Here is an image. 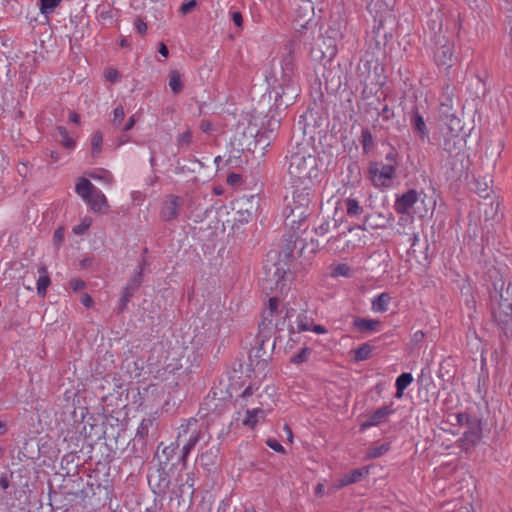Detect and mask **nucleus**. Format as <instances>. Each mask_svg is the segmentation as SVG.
<instances>
[{
  "label": "nucleus",
  "instance_id": "1",
  "mask_svg": "<svg viewBox=\"0 0 512 512\" xmlns=\"http://www.w3.org/2000/svg\"><path fill=\"white\" fill-rule=\"evenodd\" d=\"M486 280L493 320L507 338H512V282H506L500 269L487 268Z\"/></svg>",
  "mask_w": 512,
  "mask_h": 512
},
{
  "label": "nucleus",
  "instance_id": "2",
  "mask_svg": "<svg viewBox=\"0 0 512 512\" xmlns=\"http://www.w3.org/2000/svg\"><path fill=\"white\" fill-rule=\"evenodd\" d=\"M288 158V174L294 186H311L319 175L318 160L308 142L292 146Z\"/></svg>",
  "mask_w": 512,
  "mask_h": 512
},
{
  "label": "nucleus",
  "instance_id": "3",
  "mask_svg": "<svg viewBox=\"0 0 512 512\" xmlns=\"http://www.w3.org/2000/svg\"><path fill=\"white\" fill-rule=\"evenodd\" d=\"M297 238L291 239L283 247L279 253V257L282 259L267 260L264 265V278L262 279V288L265 291L282 292L287 286V273L290 271V265L288 261L294 258V250L297 247Z\"/></svg>",
  "mask_w": 512,
  "mask_h": 512
},
{
  "label": "nucleus",
  "instance_id": "4",
  "mask_svg": "<svg viewBox=\"0 0 512 512\" xmlns=\"http://www.w3.org/2000/svg\"><path fill=\"white\" fill-rule=\"evenodd\" d=\"M286 201L285 224L291 229H298L310 214L311 186H295L291 199L286 197Z\"/></svg>",
  "mask_w": 512,
  "mask_h": 512
},
{
  "label": "nucleus",
  "instance_id": "5",
  "mask_svg": "<svg viewBox=\"0 0 512 512\" xmlns=\"http://www.w3.org/2000/svg\"><path fill=\"white\" fill-rule=\"evenodd\" d=\"M189 480L188 474L179 473L172 481L165 466H159L156 473L149 476V483L155 486L159 494L167 495L170 500L182 497L185 492L192 494L193 483H189Z\"/></svg>",
  "mask_w": 512,
  "mask_h": 512
},
{
  "label": "nucleus",
  "instance_id": "6",
  "mask_svg": "<svg viewBox=\"0 0 512 512\" xmlns=\"http://www.w3.org/2000/svg\"><path fill=\"white\" fill-rule=\"evenodd\" d=\"M439 120L442 123L444 135L443 148L452 152L457 148L462 139L459 133L463 129L462 121L457 116V111L453 109L451 100L448 103H442L439 108Z\"/></svg>",
  "mask_w": 512,
  "mask_h": 512
},
{
  "label": "nucleus",
  "instance_id": "7",
  "mask_svg": "<svg viewBox=\"0 0 512 512\" xmlns=\"http://www.w3.org/2000/svg\"><path fill=\"white\" fill-rule=\"evenodd\" d=\"M202 438L203 432L198 427V422L195 419H191L186 424L179 427L177 442L178 444L184 442L181 455V460L184 465L191 450Z\"/></svg>",
  "mask_w": 512,
  "mask_h": 512
},
{
  "label": "nucleus",
  "instance_id": "8",
  "mask_svg": "<svg viewBox=\"0 0 512 512\" xmlns=\"http://www.w3.org/2000/svg\"><path fill=\"white\" fill-rule=\"evenodd\" d=\"M342 34L339 29H329L322 36L321 42L313 48L311 53L315 59L331 62L337 54V41Z\"/></svg>",
  "mask_w": 512,
  "mask_h": 512
},
{
  "label": "nucleus",
  "instance_id": "9",
  "mask_svg": "<svg viewBox=\"0 0 512 512\" xmlns=\"http://www.w3.org/2000/svg\"><path fill=\"white\" fill-rule=\"evenodd\" d=\"M482 201L485 221L499 222L503 218L502 201L493 191L486 194Z\"/></svg>",
  "mask_w": 512,
  "mask_h": 512
},
{
  "label": "nucleus",
  "instance_id": "10",
  "mask_svg": "<svg viewBox=\"0 0 512 512\" xmlns=\"http://www.w3.org/2000/svg\"><path fill=\"white\" fill-rule=\"evenodd\" d=\"M259 205V197L256 195L244 196L237 199L234 203V209L239 214L238 221L241 223L249 222L256 214Z\"/></svg>",
  "mask_w": 512,
  "mask_h": 512
},
{
  "label": "nucleus",
  "instance_id": "11",
  "mask_svg": "<svg viewBox=\"0 0 512 512\" xmlns=\"http://www.w3.org/2000/svg\"><path fill=\"white\" fill-rule=\"evenodd\" d=\"M394 5V0H374L372 1L368 9L370 13L374 16V20L377 23L375 28L380 30L384 27L385 22L392 18V7Z\"/></svg>",
  "mask_w": 512,
  "mask_h": 512
},
{
  "label": "nucleus",
  "instance_id": "12",
  "mask_svg": "<svg viewBox=\"0 0 512 512\" xmlns=\"http://www.w3.org/2000/svg\"><path fill=\"white\" fill-rule=\"evenodd\" d=\"M395 168L389 164L375 163L370 167L371 179L376 186H390Z\"/></svg>",
  "mask_w": 512,
  "mask_h": 512
},
{
  "label": "nucleus",
  "instance_id": "13",
  "mask_svg": "<svg viewBox=\"0 0 512 512\" xmlns=\"http://www.w3.org/2000/svg\"><path fill=\"white\" fill-rule=\"evenodd\" d=\"M183 200L173 194L166 196L162 203L160 217L163 221H172L178 218Z\"/></svg>",
  "mask_w": 512,
  "mask_h": 512
},
{
  "label": "nucleus",
  "instance_id": "14",
  "mask_svg": "<svg viewBox=\"0 0 512 512\" xmlns=\"http://www.w3.org/2000/svg\"><path fill=\"white\" fill-rule=\"evenodd\" d=\"M314 16V5L310 0H300L295 9V27L298 29L307 28V25Z\"/></svg>",
  "mask_w": 512,
  "mask_h": 512
},
{
  "label": "nucleus",
  "instance_id": "15",
  "mask_svg": "<svg viewBox=\"0 0 512 512\" xmlns=\"http://www.w3.org/2000/svg\"><path fill=\"white\" fill-rule=\"evenodd\" d=\"M288 51L287 55L282 60V71L285 81H287V88L291 90V98L297 95V89L292 82L294 76V58L292 56V44L289 43L285 46Z\"/></svg>",
  "mask_w": 512,
  "mask_h": 512
},
{
  "label": "nucleus",
  "instance_id": "16",
  "mask_svg": "<svg viewBox=\"0 0 512 512\" xmlns=\"http://www.w3.org/2000/svg\"><path fill=\"white\" fill-rule=\"evenodd\" d=\"M393 220L392 214L382 213L368 214L364 218V222L359 226L360 229L367 231L368 229H385Z\"/></svg>",
  "mask_w": 512,
  "mask_h": 512
},
{
  "label": "nucleus",
  "instance_id": "17",
  "mask_svg": "<svg viewBox=\"0 0 512 512\" xmlns=\"http://www.w3.org/2000/svg\"><path fill=\"white\" fill-rule=\"evenodd\" d=\"M418 199L416 190L410 189L396 199L394 208L398 214H407Z\"/></svg>",
  "mask_w": 512,
  "mask_h": 512
},
{
  "label": "nucleus",
  "instance_id": "18",
  "mask_svg": "<svg viewBox=\"0 0 512 512\" xmlns=\"http://www.w3.org/2000/svg\"><path fill=\"white\" fill-rule=\"evenodd\" d=\"M411 126L415 133L424 140L428 136V129L423 117L420 115L418 108L414 107L411 111Z\"/></svg>",
  "mask_w": 512,
  "mask_h": 512
},
{
  "label": "nucleus",
  "instance_id": "19",
  "mask_svg": "<svg viewBox=\"0 0 512 512\" xmlns=\"http://www.w3.org/2000/svg\"><path fill=\"white\" fill-rule=\"evenodd\" d=\"M392 403L390 405H387V406H383L379 409H377L369 418V420L367 422H364L362 425H361V428L362 429H365L367 427H371V426H375V425H378L382 419L386 418L387 416L391 415L394 413V409L392 407Z\"/></svg>",
  "mask_w": 512,
  "mask_h": 512
},
{
  "label": "nucleus",
  "instance_id": "20",
  "mask_svg": "<svg viewBox=\"0 0 512 512\" xmlns=\"http://www.w3.org/2000/svg\"><path fill=\"white\" fill-rule=\"evenodd\" d=\"M86 203L90 205L94 212H103L108 207L105 195L98 188L92 193Z\"/></svg>",
  "mask_w": 512,
  "mask_h": 512
},
{
  "label": "nucleus",
  "instance_id": "21",
  "mask_svg": "<svg viewBox=\"0 0 512 512\" xmlns=\"http://www.w3.org/2000/svg\"><path fill=\"white\" fill-rule=\"evenodd\" d=\"M156 428H157V422H156L155 418H153V417L144 418L141 421V423L137 429L136 437L144 440L150 434H154Z\"/></svg>",
  "mask_w": 512,
  "mask_h": 512
},
{
  "label": "nucleus",
  "instance_id": "22",
  "mask_svg": "<svg viewBox=\"0 0 512 512\" xmlns=\"http://www.w3.org/2000/svg\"><path fill=\"white\" fill-rule=\"evenodd\" d=\"M38 272L40 273V277L37 280V294L40 297H45L51 280L47 272V267L44 264L38 265Z\"/></svg>",
  "mask_w": 512,
  "mask_h": 512
},
{
  "label": "nucleus",
  "instance_id": "23",
  "mask_svg": "<svg viewBox=\"0 0 512 512\" xmlns=\"http://www.w3.org/2000/svg\"><path fill=\"white\" fill-rule=\"evenodd\" d=\"M453 56L452 46L449 44H444L437 49L435 52V60L438 65L442 66H450Z\"/></svg>",
  "mask_w": 512,
  "mask_h": 512
},
{
  "label": "nucleus",
  "instance_id": "24",
  "mask_svg": "<svg viewBox=\"0 0 512 512\" xmlns=\"http://www.w3.org/2000/svg\"><path fill=\"white\" fill-rule=\"evenodd\" d=\"M97 188L86 178H79L75 186L76 193L86 202Z\"/></svg>",
  "mask_w": 512,
  "mask_h": 512
},
{
  "label": "nucleus",
  "instance_id": "25",
  "mask_svg": "<svg viewBox=\"0 0 512 512\" xmlns=\"http://www.w3.org/2000/svg\"><path fill=\"white\" fill-rule=\"evenodd\" d=\"M353 324L360 332H371L378 330V327L380 326V321L374 319L355 317Z\"/></svg>",
  "mask_w": 512,
  "mask_h": 512
},
{
  "label": "nucleus",
  "instance_id": "26",
  "mask_svg": "<svg viewBox=\"0 0 512 512\" xmlns=\"http://www.w3.org/2000/svg\"><path fill=\"white\" fill-rule=\"evenodd\" d=\"M179 445L180 444L176 441V444L172 443L171 445L164 447L161 452L157 451L156 457L159 460V466H166L168 464L176 454Z\"/></svg>",
  "mask_w": 512,
  "mask_h": 512
},
{
  "label": "nucleus",
  "instance_id": "27",
  "mask_svg": "<svg viewBox=\"0 0 512 512\" xmlns=\"http://www.w3.org/2000/svg\"><path fill=\"white\" fill-rule=\"evenodd\" d=\"M169 87L174 94H179L183 90L181 74L177 70H171L168 75Z\"/></svg>",
  "mask_w": 512,
  "mask_h": 512
},
{
  "label": "nucleus",
  "instance_id": "28",
  "mask_svg": "<svg viewBox=\"0 0 512 512\" xmlns=\"http://www.w3.org/2000/svg\"><path fill=\"white\" fill-rule=\"evenodd\" d=\"M413 381V377L410 373H402L396 379V397L401 398L403 396V391L411 384Z\"/></svg>",
  "mask_w": 512,
  "mask_h": 512
},
{
  "label": "nucleus",
  "instance_id": "29",
  "mask_svg": "<svg viewBox=\"0 0 512 512\" xmlns=\"http://www.w3.org/2000/svg\"><path fill=\"white\" fill-rule=\"evenodd\" d=\"M368 468L362 467L361 469H356L351 473L345 475V477L341 480L342 485H348L355 482L360 481L364 476L368 474Z\"/></svg>",
  "mask_w": 512,
  "mask_h": 512
},
{
  "label": "nucleus",
  "instance_id": "30",
  "mask_svg": "<svg viewBox=\"0 0 512 512\" xmlns=\"http://www.w3.org/2000/svg\"><path fill=\"white\" fill-rule=\"evenodd\" d=\"M391 297L388 293H381L372 301V309L375 312H385L388 309V304Z\"/></svg>",
  "mask_w": 512,
  "mask_h": 512
},
{
  "label": "nucleus",
  "instance_id": "31",
  "mask_svg": "<svg viewBox=\"0 0 512 512\" xmlns=\"http://www.w3.org/2000/svg\"><path fill=\"white\" fill-rule=\"evenodd\" d=\"M372 350H373V347L370 344H368V343L362 344L359 348H357L353 351L354 360L356 362H360V361L368 359L372 353Z\"/></svg>",
  "mask_w": 512,
  "mask_h": 512
},
{
  "label": "nucleus",
  "instance_id": "32",
  "mask_svg": "<svg viewBox=\"0 0 512 512\" xmlns=\"http://www.w3.org/2000/svg\"><path fill=\"white\" fill-rule=\"evenodd\" d=\"M143 282V268L142 265H139L137 269L134 271L133 275L130 277L128 283L126 284L132 290H138Z\"/></svg>",
  "mask_w": 512,
  "mask_h": 512
},
{
  "label": "nucleus",
  "instance_id": "33",
  "mask_svg": "<svg viewBox=\"0 0 512 512\" xmlns=\"http://www.w3.org/2000/svg\"><path fill=\"white\" fill-rule=\"evenodd\" d=\"M346 212L350 217L358 216L363 212V208L359 205L358 200L354 198H347L345 200Z\"/></svg>",
  "mask_w": 512,
  "mask_h": 512
},
{
  "label": "nucleus",
  "instance_id": "34",
  "mask_svg": "<svg viewBox=\"0 0 512 512\" xmlns=\"http://www.w3.org/2000/svg\"><path fill=\"white\" fill-rule=\"evenodd\" d=\"M467 346L472 354H477L480 349L479 337L476 329L469 330L467 335Z\"/></svg>",
  "mask_w": 512,
  "mask_h": 512
},
{
  "label": "nucleus",
  "instance_id": "35",
  "mask_svg": "<svg viewBox=\"0 0 512 512\" xmlns=\"http://www.w3.org/2000/svg\"><path fill=\"white\" fill-rule=\"evenodd\" d=\"M61 499H62L61 493H58L56 491L49 493V504L55 512L58 510L60 512L67 511V508L65 507V505L64 506L59 505V504H61Z\"/></svg>",
  "mask_w": 512,
  "mask_h": 512
},
{
  "label": "nucleus",
  "instance_id": "36",
  "mask_svg": "<svg viewBox=\"0 0 512 512\" xmlns=\"http://www.w3.org/2000/svg\"><path fill=\"white\" fill-rule=\"evenodd\" d=\"M102 142V133L99 131L95 132L91 139V153L93 157H96L101 152Z\"/></svg>",
  "mask_w": 512,
  "mask_h": 512
},
{
  "label": "nucleus",
  "instance_id": "37",
  "mask_svg": "<svg viewBox=\"0 0 512 512\" xmlns=\"http://www.w3.org/2000/svg\"><path fill=\"white\" fill-rule=\"evenodd\" d=\"M56 130L61 136V144L67 149H73L75 147V141L68 136L66 128L63 126H58Z\"/></svg>",
  "mask_w": 512,
  "mask_h": 512
},
{
  "label": "nucleus",
  "instance_id": "38",
  "mask_svg": "<svg viewBox=\"0 0 512 512\" xmlns=\"http://www.w3.org/2000/svg\"><path fill=\"white\" fill-rule=\"evenodd\" d=\"M389 450L388 444H381L379 446L371 447L367 450L366 458L375 459L384 455Z\"/></svg>",
  "mask_w": 512,
  "mask_h": 512
},
{
  "label": "nucleus",
  "instance_id": "39",
  "mask_svg": "<svg viewBox=\"0 0 512 512\" xmlns=\"http://www.w3.org/2000/svg\"><path fill=\"white\" fill-rule=\"evenodd\" d=\"M176 141H177V145L180 148H188L192 143V133H191L190 129H187L183 133H180L177 136Z\"/></svg>",
  "mask_w": 512,
  "mask_h": 512
},
{
  "label": "nucleus",
  "instance_id": "40",
  "mask_svg": "<svg viewBox=\"0 0 512 512\" xmlns=\"http://www.w3.org/2000/svg\"><path fill=\"white\" fill-rule=\"evenodd\" d=\"M361 143L364 152H368L374 145V140L371 132L368 129H363L361 133Z\"/></svg>",
  "mask_w": 512,
  "mask_h": 512
},
{
  "label": "nucleus",
  "instance_id": "41",
  "mask_svg": "<svg viewBox=\"0 0 512 512\" xmlns=\"http://www.w3.org/2000/svg\"><path fill=\"white\" fill-rule=\"evenodd\" d=\"M61 3V0H40V11L49 14Z\"/></svg>",
  "mask_w": 512,
  "mask_h": 512
},
{
  "label": "nucleus",
  "instance_id": "42",
  "mask_svg": "<svg viewBox=\"0 0 512 512\" xmlns=\"http://www.w3.org/2000/svg\"><path fill=\"white\" fill-rule=\"evenodd\" d=\"M216 455L213 452L202 453L200 456V464L206 470H210V467L215 463Z\"/></svg>",
  "mask_w": 512,
  "mask_h": 512
},
{
  "label": "nucleus",
  "instance_id": "43",
  "mask_svg": "<svg viewBox=\"0 0 512 512\" xmlns=\"http://www.w3.org/2000/svg\"><path fill=\"white\" fill-rule=\"evenodd\" d=\"M190 164H191V166H186V165L179 166L178 165L176 167V173L182 174L185 172H195L197 167H202V163L197 159L190 160Z\"/></svg>",
  "mask_w": 512,
  "mask_h": 512
},
{
  "label": "nucleus",
  "instance_id": "44",
  "mask_svg": "<svg viewBox=\"0 0 512 512\" xmlns=\"http://www.w3.org/2000/svg\"><path fill=\"white\" fill-rule=\"evenodd\" d=\"M278 299L277 297H271L269 299V307H268V311H265L264 314H265V319L266 320H269L271 321L272 320V317L275 313H277V309H278Z\"/></svg>",
  "mask_w": 512,
  "mask_h": 512
},
{
  "label": "nucleus",
  "instance_id": "45",
  "mask_svg": "<svg viewBox=\"0 0 512 512\" xmlns=\"http://www.w3.org/2000/svg\"><path fill=\"white\" fill-rule=\"evenodd\" d=\"M310 353L311 349L304 347L299 351L298 354L292 357L291 362L294 364H301L303 362H306Z\"/></svg>",
  "mask_w": 512,
  "mask_h": 512
},
{
  "label": "nucleus",
  "instance_id": "46",
  "mask_svg": "<svg viewBox=\"0 0 512 512\" xmlns=\"http://www.w3.org/2000/svg\"><path fill=\"white\" fill-rule=\"evenodd\" d=\"M479 440V436L475 432H467L462 439L463 446L468 449L470 446H475Z\"/></svg>",
  "mask_w": 512,
  "mask_h": 512
},
{
  "label": "nucleus",
  "instance_id": "47",
  "mask_svg": "<svg viewBox=\"0 0 512 512\" xmlns=\"http://www.w3.org/2000/svg\"><path fill=\"white\" fill-rule=\"evenodd\" d=\"M125 117L124 109L122 106H117L113 111L112 124L115 127H120Z\"/></svg>",
  "mask_w": 512,
  "mask_h": 512
},
{
  "label": "nucleus",
  "instance_id": "48",
  "mask_svg": "<svg viewBox=\"0 0 512 512\" xmlns=\"http://www.w3.org/2000/svg\"><path fill=\"white\" fill-rule=\"evenodd\" d=\"M350 274V267L345 264H337L332 268V276L338 277V276H349Z\"/></svg>",
  "mask_w": 512,
  "mask_h": 512
},
{
  "label": "nucleus",
  "instance_id": "49",
  "mask_svg": "<svg viewBox=\"0 0 512 512\" xmlns=\"http://www.w3.org/2000/svg\"><path fill=\"white\" fill-rule=\"evenodd\" d=\"M91 223H92V219L89 217H86L85 219H83V221L80 224L74 226L73 232L76 235H82L91 226Z\"/></svg>",
  "mask_w": 512,
  "mask_h": 512
},
{
  "label": "nucleus",
  "instance_id": "50",
  "mask_svg": "<svg viewBox=\"0 0 512 512\" xmlns=\"http://www.w3.org/2000/svg\"><path fill=\"white\" fill-rule=\"evenodd\" d=\"M310 330V320L304 314L297 317V332Z\"/></svg>",
  "mask_w": 512,
  "mask_h": 512
},
{
  "label": "nucleus",
  "instance_id": "51",
  "mask_svg": "<svg viewBox=\"0 0 512 512\" xmlns=\"http://www.w3.org/2000/svg\"><path fill=\"white\" fill-rule=\"evenodd\" d=\"M259 412H262V411L259 409H253V410L247 411L246 418L243 421L244 424L248 425L250 427H254L257 423L256 415Z\"/></svg>",
  "mask_w": 512,
  "mask_h": 512
},
{
  "label": "nucleus",
  "instance_id": "52",
  "mask_svg": "<svg viewBox=\"0 0 512 512\" xmlns=\"http://www.w3.org/2000/svg\"><path fill=\"white\" fill-rule=\"evenodd\" d=\"M379 117L382 118L383 121H389L394 117V111L385 105L382 110L378 113Z\"/></svg>",
  "mask_w": 512,
  "mask_h": 512
},
{
  "label": "nucleus",
  "instance_id": "53",
  "mask_svg": "<svg viewBox=\"0 0 512 512\" xmlns=\"http://www.w3.org/2000/svg\"><path fill=\"white\" fill-rule=\"evenodd\" d=\"M266 444L268 447H270L271 449H273L274 451H276L278 453H282V454L285 453L284 447L276 439L270 438L266 441Z\"/></svg>",
  "mask_w": 512,
  "mask_h": 512
},
{
  "label": "nucleus",
  "instance_id": "54",
  "mask_svg": "<svg viewBox=\"0 0 512 512\" xmlns=\"http://www.w3.org/2000/svg\"><path fill=\"white\" fill-rule=\"evenodd\" d=\"M20 267L23 271L22 274L19 275V277L24 281L26 279V276L29 272V270H31L33 272L34 268L36 267L35 265H33L32 263H24L23 261H21L19 263ZM23 285H25V283L23 282Z\"/></svg>",
  "mask_w": 512,
  "mask_h": 512
},
{
  "label": "nucleus",
  "instance_id": "55",
  "mask_svg": "<svg viewBox=\"0 0 512 512\" xmlns=\"http://www.w3.org/2000/svg\"><path fill=\"white\" fill-rule=\"evenodd\" d=\"M197 6V1L196 0H190L186 3H183L180 7V11L183 13V14H187L189 13L190 11H192L195 7Z\"/></svg>",
  "mask_w": 512,
  "mask_h": 512
},
{
  "label": "nucleus",
  "instance_id": "56",
  "mask_svg": "<svg viewBox=\"0 0 512 512\" xmlns=\"http://www.w3.org/2000/svg\"><path fill=\"white\" fill-rule=\"evenodd\" d=\"M105 78L107 81L115 82L119 78V73L113 68H109L105 71Z\"/></svg>",
  "mask_w": 512,
  "mask_h": 512
},
{
  "label": "nucleus",
  "instance_id": "57",
  "mask_svg": "<svg viewBox=\"0 0 512 512\" xmlns=\"http://www.w3.org/2000/svg\"><path fill=\"white\" fill-rule=\"evenodd\" d=\"M13 477V472L8 476L7 474H2L0 476V487L3 490H7L10 487V479Z\"/></svg>",
  "mask_w": 512,
  "mask_h": 512
},
{
  "label": "nucleus",
  "instance_id": "58",
  "mask_svg": "<svg viewBox=\"0 0 512 512\" xmlns=\"http://www.w3.org/2000/svg\"><path fill=\"white\" fill-rule=\"evenodd\" d=\"M358 71H359L360 75L364 76V78L366 79L370 73V62L369 61L363 62L361 65L358 66Z\"/></svg>",
  "mask_w": 512,
  "mask_h": 512
},
{
  "label": "nucleus",
  "instance_id": "59",
  "mask_svg": "<svg viewBox=\"0 0 512 512\" xmlns=\"http://www.w3.org/2000/svg\"><path fill=\"white\" fill-rule=\"evenodd\" d=\"M135 27L140 34H145L147 31V24L141 18L135 20Z\"/></svg>",
  "mask_w": 512,
  "mask_h": 512
},
{
  "label": "nucleus",
  "instance_id": "60",
  "mask_svg": "<svg viewBox=\"0 0 512 512\" xmlns=\"http://www.w3.org/2000/svg\"><path fill=\"white\" fill-rule=\"evenodd\" d=\"M70 284L74 291H79L85 287V282L80 279H74Z\"/></svg>",
  "mask_w": 512,
  "mask_h": 512
},
{
  "label": "nucleus",
  "instance_id": "61",
  "mask_svg": "<svg viewBox=\"0 0 512 512\" xmlns=\"http://www.w3.org/2000/svg\"><path fill=\"white\" fill-rule=\"evenodd\" d=\"M200 129L204 133H209V132L212 131L213 125H212V123L209 120H202L201 123H200Z\"/></svg>",
  "mask_w": 512,
  "mask_h": 512
},
{
  "label": "nucleus",
  "instance_id": "62",
  "mask_svg": "<svg viewBox=\"0 0 512 512\" xmlns=\"http://www.w3.org/2000/svg\"><path fill=\"white\" fill-rule=\"evenodd\" d=\"M54 242L56 244H60L62 241H63V238H64V232H63V229L62 228H58L55 232H54Z\"/></svg>",
  "mask_w": 512,
  "mask_h": 512
},
{
  "label": "nucleus",
  "instance_id": "63",
  "mask_svg": "<svg viewBox=\"0 0 512 512\" xmlns=\"http://www.w3.org/2000/svg\"><path fill=\"white\" fill-rule=\"evenodd\" d=\"M81 303H82L85 307L90 308V307L92 306V304H93V299L91 298V296H90V295H88V294H86V293H85V294H83V295L81 296Z\"/></svg>",
  "mask_w": 512,
  "mask_h": 512
},
{
  "label": "nucleus",
  "instance_id": "64",
  "mask_svg": "<svg viewBox=\"0 0 512 512\" xmlns=\"http://www.w3.org/2000/svg\"><path fill=\"white\" fill-rule=\"evenodd\" d=\"M232 20L235 23L236 26L241 27L243 24V18L240 12H233L232 13Z\"/></svg>",
  "mask_w": 512,
  "mask_h": 512
}]
</instances>
